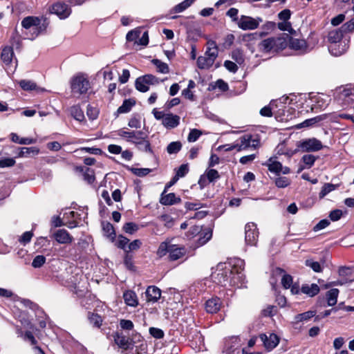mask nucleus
I'll list each match as a JSON object with an SVG mask.
<instances>
[{
    "label": "nucleus",
    "instance_id": "f257e3e1",
    "mask_svg": "<svg viewBox=\"0 0 354 354\" xmlns=\"http://www.w3.org/2000/svg\"><path fill=\"white\" fill-rule=\"evenodd\" d=\"M244 267V260L234 258L227 263H218L216 272L212 274V277L222 286L242 288L245 283V277L243 273Z\"/></svg>",
    "mask_w": 354,
    "mask_h": 354
},
{
    "label": "nucleus",
    "instance_id": "f03ea898",
    "mask_svg": "<svg viewBox=\"0 0 354 354\" xmlns=\"http://www.w3.org/2000/svg\"><path fill=\"white\" fill-rule=\"evenodd\" d=\"M259 145L260 140L258 136H253L252 134L248 133L241 136L232 144L225 145L221 147L223 148L225 151H230L232 150L241 151L248 150L249 149H257Z\"/></svg>",
    "mask_w": 354,
    "mask_h": 354
},
{
    "label": "nucleus",
    "instance_id": "7ed1b4c3",
    "mask_svg": "<svg viewBox=\"0 0 354 354\" xmlns=\"http://www.w3.org/2000/svg\"><path fill=\"white\" fill-rule=\"evenodd\" d=\"M21 26L24 28L31 29L33 31L31 36L24 37V39H34L40 33L44 32L48 26V22L45 18L29 16L23 19Z\"/></svg>",
    "mask_w": 354,
    "mask_h": 354
},
{
    "label": "nucleus",
    "instance_id": "20e7f679",
    "mask_svg": "<svg viewBox=\"0 0 354 354\" xmlns=\"http://www.w3.org/2000/svg\"><path fill=\"white\" fill-rule=\"evenodd\" d=\"M333 98L343 109L354 107V86L346 85L337 88L334 91Z\"/></svg>",
    "mask_w": 354,
    "mask_h": 354
},
{
    "label": "nucleus",
    "instance_id": "39448f33",
    "mask_svg": "<svg viewBox=\"0 0 354 354\" xmlns=\"http://www.w3.org/2000/svg\"><path fill=\"white\" fill-rule=\"evenodd\" d=\"M344 33L341 28L331 30L328 32V40L331 44L328 47L330 53L335 56H339L344 53L346 49L344 48L345 45L339 49L341 44H339L342 37Z\"/></svg>",
    "mask_w": 354,
    "mask_h": 354
},
{
    "label": "nucleus",
    "instance_id": "423d86ee",
    "mask_svg": "<svg viewBox=\"0 0 354 354\" xmlns=\"http://www.w3.org/2000/svg\"><path fill=\"white\" fill-rule=\"evenodd\" d=\"M71 87L73 93L82 95L91 88V84L86 75L78 74L71 80Z\"/></svg>",
    "mask_w": 354,
    "mask_h": 354
},
{
    "label": "nucleus",
    "instance_id": "0eeeda50",
    "mask_svg": "<svg viewBox=\"0 0 354 354\" xmlns=\"http://www.w3.org/2000/svg\"><path fill=\"white\" fill-rule=\"evenodd\" d=\"M262 165L266 167L270 172L275 176H279L281 173L283 174H288L290 173V169L288 167H283L282 164L277 160V156L269 158Z\"/></svg>",
    "mask_w": 354,
    "mask_h": 354
},
{
    "label": "nucleus",
    "instance_id": "6e6552de",
    "mask_svg": "<svg viewBox=\"0 0 354 354\" xmlns=\"http://www.w3.org/2000/svg\"><path fill=\"white\" fill-rule=\"evenodd\" d=\"M159 83L158 79L151 75L147 74L138 77L135 82L136 88L142 93L149 91L150 85H154Z\"/></svg>",
    "mask_w": 354,
    "mask_h": 354
},
{
    "label": "nucleus",
    "instance_id": "1a4fd4ad",
    "mask_svg": "<svg viewBox=\"0 0 354 354\" xmlns=\"http://www.w3.org/2000/svg\"><path fill=\"white\" fill-rule=\"evenodd\" d=\"M14 51L12 47L6 46L3 48L1 54V59L5 65L8 73H13L17 68V59L13 61Z\"/></svg>",
    "mask_w": 354,
    "mask_h": 354
},
{
    "label": "nucleus",
    "instance_id": "9d476101",
    "mask_svg": "<svg viewBox=\"0 0 354 354\" xmlns=\"http://www.w3.org/2000/svg\"><path fill=\"white\" fill-rule=\"evenodd\" d=\"M297 147L302 152L318 151L324 147L322 142L315 138L303 139L298 142Z\"/></svg>",
    "mask_w": 354,
    "mask_h": 354
},
{
    "label": "nucleus",
    "instance_id": "9b49d317",
    "mask_svg": "<svg viewBox=\"0 0 354 354\" xmlns=\"http://www.w3.org/2000/svg\"><path fill=\"white\" fill-rule=\"evenodd\" d=\"M245 241L247 245L251 246L257 245L259 230L254 223H248L245 227Z\"/></svg>",
    "mask_w": 354,
    "mask_h": 354
},
{
    "label": "nucleus",
    "instance_id": "f8f14e48",
    "mask_svg": "<svg viewBox=\"0 0 354 354\" xmlns=\"http://www.w3.org/2000/svg\"><path fill=\"white\" fill-rule=\"evenodd\" d=\"M262 19L259 17L254 19L249 16L241 15L238 20L237 25L243 30H254L258 28Z\"/></svg>",
    "mask_w": 354,
    "mask_h": 354
},
{
    "label": "nucleus",
    "instance_id": "ddd939ff",
    "mask_svg": "<svg viewBox=\"0 0 354 354\" xmlns=\"http://www.w3.org/2000/svg\"><path fill=\"white\" fill-rule=\"evenodd\" d=\"M50 12L58 16L59 19H64L69 17L71 9L68 4L59 1L52 6Z\"/></svg>",
    "mask_w": 354,
    "mask_h": 354
},
{
    "label": "nucleus",
    "instance_id": "4468645a",
    "mask_svg": "<svg viewBox=\"0 0 354 354\" xmlns=\"http://www.w3.org/2000/svg\"><path fill=\"white\" fill-rule=\"evenodd\" d=\"M260 339L263 342L265 348L268 351H271L279 343V337L274 333H270L269 335L266 334H261Z\"/></svg>",
    "mask_w": 354,
    "mask_h": 354
},
{
    "label": "nucleus",
    "instance_id": "2eb2a0df",
    "mask_svg": "<svg viewBox=\"0 0 354 354\" xmlns=\"http://www.w3.org/2000/svg\"><path fill=\"white\" fill-rule=\"evenodd\" d=\"M143 131H126L124 129H120L118 131L117 134L122 138H125L128 142L135 144L137 140H140L143 136Z\"/></svg>",
    "mask_w": 354,
    "mask_h": 354
},
{
    "label": "nucleus",
    "instance_id": "dca6fc26",
    "mask_svg": "<svg viewBox=\"0 0 354 354\" xmlns=\"http://www.w3.org/2000/svg\"><path fill=\"white\" fill-rule=\"evenodd\" d=\"M53 237L57 242L61 244L71 243L73 241V236L65 229H59L53 234Z\"/></svg>",
    "mask_w": 354,
    "mask_h": 354
},
{
    "label": "nucleus",
    "instance_id": "f3484780",
    "mask_svg": "<svg viewBox=\"0 0 354 354\" xmlns=\"http://www.w3.org/2000/svg\"><path fill=\"white\" fill-rule=\"evenodd\" d=\"M282 108H279L277 111L274 112V117L277 120L280 122H286L292 120L293 115L291 111L293 110L291 107L281 106Z\"/></svg>",
    "mask_w": 354,
    "mask_h": 354
},
{
    "label": "nucleus",
    "instance_id": "a211bd4d",
    "mask_svg": "<svg viewBox=\"0 0 354 354\" xmlns=\"http://www.w3.org/2000/svg\"><path fill=\"white\" fill-rule=\"evenodd\" d=\"M289 35V47L301 53L307 52L308 46L306 41L303 39L295 38Z\"/></svg>",
    "mask_w": 354,
    "mask_h": 354
},
{
    "label": "nucleus",
    "instance_id": "6ab92c4d",
    "mask_svg": "<svg viewBox=\"0 0 354 354\" xmlns=\"http://www.w3.org/2000/svg\"><path fill=\"white\" fill-rule=\"evenodd\" d=\"M169 261H174L183 258L187 252L184 246H180L175 244H171V249L169 250Z\"/></svg>",
    "mask_w": 354,
    "mask_h": 354
},
{
    "label": "nucleus",
    "instance_id": "aec40b11",
    "mask_svg": "<svg viewBox=\"0 0 354 354\" xmlns=\"http://www.w3.org/2000/svg\"><path fill=\"white\" fill-rule=\"evenodd\" d=\"M222 302L218 297H213L206 301L205 308L207 313H216L221 307Z\"/></svg>",
    "mask_w": 354,
    "mask_h": 354
},
{
    "label": "nucleus",
    "instance_id": "412c9836",
    "mask_svg": "<svg viewBox=\"0 0 354 354\" xmlns=\"http://www.w3.org/2000/svg\"><path fill=\"white\" fill-rule=\"evenodd\" d=\"M114 341L120 348L124 350L131 348L133 345L132 340L122 333H117L114 336Z\"/></svg>",
    "mask_w": 354,
    "mask_h": 354
},
{
    "label": "nucleus",
    "instance_id": "4be33fe9",
    "mask_svg": "<svg viewBox=\"0 0 354 354\" xmlns=\"http://www.w3.org/2000/svg\"><path fill=\"white\" fill-rule=\"evenodd\" d=\"M145 294L148 302L155 303L160 298L161 290L155 286H150L147 288Z\"/></svg>",
    "mask_w": 354,
    "mask_h": 354
},
{
    "label": "nucleus",
    "instance_id": "5701e85b",
    "mask_svg": "<svg viewBox=\"0 0 354 354\" xmlns=\"http://www.w3.org/2000/svg\"><path fill=\"white\" fill-rule=\"evenodd\" d=\"M180 120V117L177 115L167 113L162 124L167 129H171L178 126Z\"/></svg>",
    "mask_w": 354,
    "mask_h": 354
},
{
    "label": "nucleus",
    "instance_id": "b1692460",
    "mask_svg": "<svg viewBox=\"0 0 354 354\" xmlns=\"http://www.w3.org/2000/svg\"><path fill=\"white\" fill-rule=\"evenodd\" d=\"M180 198L176 196L174 193L166 194L164 191L160 198V203L163 205H172L180 203Z\"/></svg>",
    "mask_w": 354,
    "mask_h": 354
},
{
    "label": "nucleus",
    "instance_id": "393cba45",
    "mask_svg": "<svg viewBox=\"0 0 354 354\" xmlns=\"http://www.w3.org/2000/svg\"><path fill=\"white\" fill-rule=\"evenodd\" d=\"M123 299L126 305L131 307L138 306V299L136 292L133 290H126L123 293Z\"/></svg>",
    "mask_w": 354,
    "mask_h": 354
},
{
    "label": "nucleus",
    "instance_id": "a878e982",
    "mask_svg": "<svg viewBox=\"0 0 354 354\" xmlns=\"http://www.w3.org/2000/svg\"><path fill=\"white\" fill-rule=\"evenodd\" d=\"M20 87L26 91H36L38 93H41L46 90L43 88L37 86L35 82L28 80H21L19 82Z\"/></svg>",
    "mask_w": 354,
    "mask_h": 354
},
{
    "label": "nucleus",
    "instance_id": "bb28decb",
    "mask_svg": "<svg viewBox=\"0 0 354 354\" xmlns=\"http://www.w3.org/2000/svg\"><path fill=\"white\" fill-rule=\"evenodd\" d=\"M141 138H140V140H137L135 142V145L137 146L138 149L145 152L153 153L150 142L147 140V134L143 133V136H141Z\"/></svg>",
    "mask_w": 354,
    "mask_h": 354
},
{
    "label": "nucleus",
    "instance_id": "cd10ccee",
    "mask_svg": "<svg viewBox=\"0 0 354 354\" xmlns=\"http://www.w3.org/2000/svg\"><path fill=\"white\" fill-rule=\"evenodd\" d=\"M274 51L284 49L289 45V35L283 34L282 37H274Z\"/></svg>",
    "mask_w": 354,
    "mask_h": 354
},
{
    "label": "nucleus",
    "instance_id": "c85d7f7f",
    "mask_svg": "<svg viewBox=\"0 0 354 354\" xmlns=\"http://www.w3.org/2000/svg\"><path fill=\"white\" fill-rule=\"evenodd\" d=\"M136 104V100L132 98L126 99L122 104L117 110V115L122 113H129Z\"/></svg>",
    "mask_w": 354,
    "mask_h": 354
},
{
    "label": "nucleus",
    "instance_id": "c756f323",
    "mask_svg": "<svg viewBox=\"0 0 354 354\" xmlns=\"http://www.w3.org/2000/svg\"><path fill=\"white\" fill-rule=\"evenodd\" d=\"M312 100L315 102L314 104L316 109H324L328 104V97H326L323 94H318L312 97Z\"/></svg>",
    "mask_w": 354,
    "mask_h": 354
},
{
    "label": "nucleus",
    "instance_id": "7c9ffc66",
    "mask_svg": "<svg viewBox=\"0 0 354 354\" xmlns=\"http://www.w3.org/2000/svg\"><path fill=\"white\" fill-rule=\"evenodd\" d=\"M214 61L206 55L199 56L197 59V66L200 69H208L214 64Z\"/></svg>",
    "mask_w": 354,
    "mask_h": 354
},
{
    "label": "nucleus",
    "instance_id": "2f4dec72",
    "mask_svg": "<svg viewBox=\"0 0 354 354\" xmlns=\"http://www.w3.org/2000/svg\"><path fill=\"white\" fill-rule=\"evenodd\" d=\"M301 292L310 297H313L319 293V287L316 283H312L310 285L304 284L301 288Z\"/></svg>",
    "mask_w": 354,
    "mask_h": 354
},
{
    "label": "nucleus",
    "instance_id": "473e14b6",
    "mask_svg": "<svg viewBox=\"0 0 354 354\" xmlns=\"http://www.w3.org/2000/svg\"><path fill=\"white\" fill-rule=\"evenodd\" d=\"M274 37H270L263 40L259 44V49L265 53L274 51Z\"/></svg>",
    "mask_w": 354,
    "mask_h": 354
},
{
    "label": "nucleus",
    "instance_id": "72a5a7b5",
    "mask_svg": "<svg viewBox=\"0 0 354 354\" xmlns=\"http://www.w3.org/2000/svg\"><path fill=\"white\" fill-rule=\"evenodd\" d=\"M339 292V291L337 288H332L326 292V297L328 306H333L337 304Z\"/></svg>",
    "mask_w": 354,
    "mask_h": 354
},
{
    "label": "nucleus",
    "instance_id": "f704fd0d",
    "mask_svg": "<svg viewBox=\"0 0 354 354\" xmlns=\"http://www.w3.org/2000/svg\"><path fill=\"white\" fill-rule=\"evenodd\" d=\"M87 317L90 324H91L93 327L97 328L101 327L103 319L100 315L97 313L88 312Z\"/></svg>",
    "mask_w": 354,
    "mask_h": 354
},
{
    "label": "nucleus",
    "instance_id": "c9c22d12",
    "mask_svg": "<svg viewBox=\"0 0 354 354\" xmlns=\"http://www.w3.org/2000/svg\"><path fill=\"white\" fill-rule=\"evenodd\" d=\"M171 243L169 241H165L160 243L157 250L156 255L159 258H162L165 257L167 254H169V250L171 249Z\"/></svg>",
    "mask_w": 354,
    "mask_h": 354
},
{
    "label": "nucleus",
    "instance_id": "e433bc0d",
    "mask_svg": "<svg viewBox=\"0 0 354 354\" xmlns=\"http://www.w3.org/2000/svg\"><path fill=\"white\" fill-rule=\"evenodd\" d=\"M77 170H80V171H83V177L84 180L86 181L88 184H92L95 180V174L93 169H91L90 168L85 167L84 169L82 167H77Z\"/></svg>",
    "mask_w": 354,
    "mask_h": 354
},
{
    "label": "nucleus",
    "instance_id": "4c0bfd02",
    "mask_svg": "<svg viewBox=\"0 0 354 354\" xmlns=\"http://www.w3.org/2000/svg\"><path fill=\"white\" fill-rule=\"evenodd\" d=\"M70 113L71 116L79 122L84 120L85 117L83 111L79 105H74L71 107Z\"/></svg>",
    "mask_w": 354,
    "mask_h": 354
},
{
    "label": "nucleus",
    "instance_id": "58836bf2",
    "mask_svg": "<svg viewBox=\"0 0 354 354\" xmlns=\"http://www.w3.org/2000/svg\"><path fill=\"white\" fill-rule=\"evenodd\" d=\"M102 229L105 236L109 238L111 241H113L115 239V232L113 225L109 222H103Z\"/></svg>",
    "mask_w": 354,
    "mask_h": 354
},
{
    "label": "nucleus",
    "instance_id": "ea45409f",
    "mask_svg": "<svg viewBox=\"0 0 354 354\" xmlns=\"http://www.w3.org/2000/svg\"><path fill=\"white\" fill-rule=\"evenodd\" d=\"M39 153V148L36 147H21L19 152V157H28L31 153L33 155H37Z\"/></svg>",
    "mask_w": 354,
    "mask_h": 354
},
{
    "label": "nucleus",
    "instance_id": "a19ab883",
    "mask_svg": "<svg viewBox=\"0 0 354 354\" xmlns=\"http://www.w3.org/2000/svg\"><path fill=\"white\" fill-rule=\"evenodd\" d=\"M240 339L239 337H232L225 344V347L229 352H234L239 348Z\"/></svg>",
    "mask_w": 354,
    "mask_h": 354
},
{
    "label": "nucleus",
    "instance_id": "79ce46f5",
    "mask_svg": "<svg viewBox=\"0 0 354 354\" xmlns=\"http://www.w3.org/2000/svg\"><path fill=\"white\" fill-rule=\"evenodd\" d=\"M315 314L316 312L313 310H309L303 313L298 314L295 317V322L297 324L301 322L308 321L310 318L315 317Z\"/></svg>",
    "mask_w": 354,
    "mask_h": 354
},
{
    "label": "nucleus",
    "instance_id": "37998d69",
    "mask_svg": "<svg viewBox=\"0 0 354 354\" xmlns=\"http://www.w3.org/2000/svg\"><path fill=\"white\" fill-rule=\"evenodd\" d=\"M152 63L156 66L159 73L167 74L169 72V68L167 64L162 62L158 59H153Z\"/></svg>",
    "mask_w": 354,
    "mask_h": 354
},
{
    "label": "nucleus",
    "instance_id": "c03bdc74",
    "mask_svg": "<svg viewBox=\"0 0 354 354\" xmlns=\"http://www.w3.org/2000/svg\"><path fill=\"white\" fill-rule=\"evenodd\" d=\"M277 27L280 30L288 31L291 35H296V31L292 28L291 23L290 21L279 22L277 24Z\"/></svg>",
    "mask_w": 354,
    "mask_h": 354
},
{
    "label": "nucleus",
    "instance_id": "a18cd8bd",
    "mask_svg": "<svg viewBox=\"0 0 354 354\" xmlns=\"http://www.w3.org/2000/svg\"><path fill=\"white\" fill-rule=\"evenodd\" d=\"M182 148V144L179 141L171 142L167 147V151L169 154L177 153Z\"/></svg>",
    "mask_w": 354,
    "mask_h": 354
},
{
    "label": "nucleus",
    "instance_id": "49530a36",
    "mask_svg": "<svg viewBox=\"0 0 354 354\" xmlns=\"http://www.w3.org/2000/svg\"><path fill=\"white\" fill-rule=\"evenodd\" d=\"M196 0H184L174 8L176 13L181 12L189 8Z\"/></svg>",
    "mask_w": 354,
    "mask_h": 354
},
{
    "label": "nucleus",
    "instance_id": "de8ad7c7",
    "mask_svg": "<svg viewBox=\"0 0 354 354\" xmlns=\"http://www.w3.org/2000/svg\"><path fill=\"white\" fill-rule=\"evenodd\" d=\"M337 187V185L331 184V183H325L322 188L321 192L319 194V196L320 198H323L328 194L335 190Z\"/></svg>",
    "mask_w": 354,
    "mask_h": 354
},
{
    "label": "nucleus",
    "instance_id": "09e8293b",
    "mask_svg": "<svg viewBox=\"0 0 354 354\" xmlns=\"http://www.w3.org/2000/svg\"><path fill=\"white\" fill-rule=\"evenodd\" d=\"M322 118L319 116L315 117L313 118L307 119L304 120L303 122L297 125V129H301L303 127H308L314 125L318 122L321 121Z\"/></svg>",
    "mask_w": 354,
    "mask_h": 354
},
{
    "label": "nucleus",
    "instance_id": "8fccbe9b",
    "mask_svg": "<svg viewBox=\"0 0 354 354\" xmlns=\"http://www.w3.org/2000/svg\"><path fill=\"white\" fill-rule=\"evenodd\" d=\"M122 229L126 233L133 234L139 230V225L133 222H128L123 225Z\"/></svg>",
    "mask_w": 354,
    "mask_h": 354
},
{
    "label": "nucleus",
    "instance_id": "3c124183",
    "mask_svg": "<svg viewBox=\"0 0 354 354\" xmlns=\"http://www.w3.org/2000/svg\"><path fill=\"white\" fill-rule=\"evenodd\" d=\"M277 177L275 180L274 183L275 185L279 188H285L287 187L290 184V180L288 177L285 176H279Z\"/></svg>",
    "mask_w": 354,
    "mask_h": 354
},
{
    "label": "nucleus",
    "instance_id": "603ef678",
    "mask_svg": "<svg viewBox=\"0 0 354 354\" xmlns=\"http://www.w3.org/2000/svg\"><path fill=\"white\" fill-rule=\"evenodd\" d=\"M212 236V232L210 230L201 232L199 234L198 243L201 245L205 244L209 240L211 239Z\"/></svg>",
    "mask_w": 354,
    "mask_h": 354
},
{
    "label": "nucleus",
    "instance_id": "864d4df0",
    "mask_svg": "<svg viewBox=\"0 0 354 354\" xmlns=\"http://www.w3.org/2000/svg\"><path fill=\"white\" fill-rule=\"evenodd\" d=\"M232 58L239 65L244 62V56L240 49H235L232 52Z\"/></svg>",
    "mask_w": 354,
    "mask_h": 354
},
{
    "label": "nucleus",
    "instance_id": "5fc2aeb1",
    "mask_svg": "<svg viewBox=\"0 0 354 354\" xmlns=\"http://www.w3.org/2000/svg\"><path fill=\"white\" fill-rule=\"evenodd\" d=\"M189 172V167L187 164L181 165L176 170L174 177L179 180L180 178L184 177Z\"/></svg>",
    "mask_w": 354,
    "mask_h": 354
},
{
    "label": "nucleus",
    "instance_id": "6e6d98bb",
    "mask_svg": "<svg viewBox=\"0 0 354 354\" xmlns=\"http://www.w3.org/2000/svg\"><path fill=\"white\" fill-rule=\"evenodd\" d=\"M305 265L310 268L315 272H321L322 271V268L320 263L317 261H314L312 259L306 260Z\"/></svg>",
    "mask_w": 354,
    "mask_h": 354
},
{
    "label": "nucleus",
    "instance_id": "4d7b16f0",
    "mask_svg": "<svg viewBox=\"0 0 354 354\" xmlns=\"http://www.w3.org/2000/svg\"><path fill=\"white\" fill-rule=\"evenodd\" d=\"M160 220L164 223L165 227L170 228L174 225V219L169 214H162L159 217Z\"/></svg>",
    "mask_w": 354,
    "mask_h": 354
},
{
    "label": "nucleus",
    "instance_id": "13d9d810",
    "mask_svg": "<svg viewBox=\"0 0 354 354\" xmlns=\"http://www.w3.org/2000/svg\"><path fill=\"white\" fill-rule=\"evenodd\" d=\"M129 242V239L127 237L120 235L118 237V240L116 242V245L118 248H121L124 250V252L127 251V246Z\"/></svg>",
    "mask_w": 354,
    "mask_h": 354
},
{
    "label": "nucleus",
    "instance_id": "bf43d9fd",
    "mask_svg": "<svg viewBox=\"0 0 354 354\" xmlns=\"http://www.w3.org/2000/svg\"><path fill=\"white\" fill-rule=\"evenodd\" d=\"M141 30L140 29L132 30L127 34L126 39L129 41H135L139 38Z\"/></svg>",
    "mask_w": 354,
    "mask_h": 354
},
{
    "label": "nucleus",
    "instance_id": "052dcab7",
    "mask_svg": "<svg viewBox=\"0 0 354 354\" xmlns=\"http://www.w3.org/2000/svg\"><path fill=\"white\" fill-rule=\"evenodd\" d=\"M316 159V157L312 154L304 155L301 158L308 169L310 168L314 165Z\"/></svg>",
    "mask_w": 354,
    "mask_h": 354
},
{
    "label": "nucleus",
    "instance_id": "680f3d73",
    "mask_svg": "<svg viewBox=\"0 0 354 354\" xmlns=\"http://www.w3.org/2000/svg\"><path fill=\"white\" fill-rule=\"evenodd\" d=\"M129 127L131 128L139 129L141 127L140 117L136 114L133 115L129 121Z\"/></svg>",
    "mask_w": 354,
    "mask_h": 354
},
{
    "label": "nucleus",
    "instance_id": "e2e57ef3",
    "mask_svg": "<svg viewBox=\"0 0 354 354\" xmlns=\"http://www.w3.org/2000/svg\"><path fill=\"white\" fill-rule=\"evenodd\" d=\"M86 115L90 120H94L98 117L99 111L97 108L93 107L91 105H88L86 109Z\"/></svg>",
    "mask_w": 354,
    "mask_h": 354
},
{
    "label": "nucleus",
    "instance_id": "0e129e2a",
    "mask_svg": "<svg viewBox=\"0 0 354 354\" xmlns=\"http://www.w3.org/2000/svg\"><path fill=\"white\" fill-rule=\"evenodd\" d=\"M206 177L209 183H212L220 178V175L216 169H210L206 171Z\"/></svg>",
    "mask_w": 354,
    "mask_h": 354
},
{
    "label": "nucleus",
    "instance_id": "69168bd1",
    "mask_svg": "<svg viewBox=\"0 0 354 354\" xmlns=\"http://www.w3.org/2000/svg\"><path fill=\"white\" fill-rule=\"evenodd\" d=\"M149 334L156 339H162L165 335L163 330L158 328L151 327L149 329Z\"/></svg>",
    "mask_w": 354,
    "mask_h": 354
},
{
    "label": "nucleus",
    "instance_id": "338daca9",
    "mask_svg": "<svg viewBox=\"0 0 354 354\" xmlns=\"http://www.w3.org/2000/svg\"><path fill=\"white\" fill-rule=\"evenodd\" d=\"M46 262V257L43 255H37L36 256L32 262V266L35 268H41Z\"/></svg>",
    "mask_w": 354,
    "mask_h": 354
},
{
    "label": "nucleus",
    "instance_id": "774afa93",
    "mask_svg": "<svg viewBox=\"0 0 354 354\" xmlns=\"http://www.w3.org/2000/svg\"><path fill=\"white\" fill-rule=\"evenodd\" d=\"M341 30L344 34L350 32L354 30V19H351L349 21L345 23L341 26Z\"/></svg>",
    "mask_w": 354,
    "mask_h": 354
}]
</instances>
